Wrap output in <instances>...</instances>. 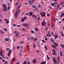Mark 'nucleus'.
<instances>
[{
	"mask_svg": "<svg viewBox=\"0 0 64 64\" xmlns=\"http://www.w3.org/2000/svg\"><path fill=\"white\" fill-rule=\"evenodd\" d=\"M4 31H7V28H4Z\"/></svg>",
	"mask_w": 64,
	"mask_h": 64,
	"instance_id": "bf43d9fd",
	"label": "nucleus"
},
{
	"mask_svg": "<svg viewBox=\"0 0 64 64\" xmlns=\"http://www.w3.org/2000/svg\"><path fill=\"white\" fill-rule=\"evenodd\" d=\"M23 64H27V63H26V61H25L23 63Z\"/></svg>",
	"mask_w": 64,
	"mask_h": 64,
	"instance_id": "c03bdc74",
	"label": "nucleus"
},
{
	"mask_svg": "<svg viewBox=\"0 0 64 64\" xmlns=\"http://www.w3.org/2000/svg\"><path fill=\"white\" fill-rule=\"evenodd\" d=\"M8 10H9L10 9V7L8 6Z\"/></svg>",
	"mask_w": 64,
	"mask_h": 64,
	"instance_id": "774afa93",
	"label": "nucleus"
},
{
	"mask_svg": "<svg viewBox=\"0 0 64 64\" xmlns=\"http://www.w3.org/2000/svg\"><path fill=\"white\" fill-rule=\"evenodd\" d=\"M4 40L6 41H7V42H8V41H9V39L8 38H6Z\"/></svg>",
	"mask_w": 64,
	"mask_h": 64,
	"instance_id": "4be33fe9",
	"label": "nucleus"
},
{
	"mask_svg": "<svg viewBox=\"0 0 64 64\" xmlns=\"http://www.w3.org/2000/svg\"><path fill=\"white\" fill-rule=\"evenodd\" d=\"M3 6L4 8H7V6H6V5L5 4H3Z\"/></svg>",
	"mask_w": 64,
	"mask_h": 64,
	"instance_id": "a211bd4d",
	"label": "nucleus"
},
{
	"mask_svg": "<svg viewBox=\"0 0 64 64\" xmlns=\"http://www.w3.org/2000/svg\"><path fill=\"white\" fill-rule=\"evenodd\" d=\"M45 48L46 50H48V49L47 48V46H45Z\"/></svg>",
	"mask_w": 64,
	"mask_h": 64,
	"instance_id": "603ef678",
	"label": "nucleus"
},
{
	"mask_svg": "<svg viewBox=\"0 0 64 64\" xmlns=\"http://www.w3.org/2000/svg\"><path fill=\"white\" fill-rule=\"evenodd\" d=\"M53 61L55 63H56L57 62V60H56V58H54L53 59Z\"/></svg>",
	"mask_w": 64,
	"mask_h": 64,
	"instance_id": "20e7f679",
	"label": "nucleus"
},
{
	"mask_svg": "<svg viewBox=\"0 0 64 64\" xmlns=\"http://www.w3.org/2000/svg\"><path fill=\"white\" fill-rule=\"evenodd\" d=\"M40 18L38 17L37 18V20H40Z\"/></svg>",
	"mask_w": 64,
	"mask_h": 64,
	"instance_id": "a19ab883",
	"label": "nucleus"
},
{
	"mask_svg": "<svg viewBox=\"0 0 64 64\" xmlns=\"http://www.w3.org/2000/svg\"><path fill=\"white\" fill-rule=\"evenodd\" d=\"M42 42H43V43H46L45 41V40H42Z\"/></svg>",
	"mask_w": 64,
	"mask_h": 64,
	"instance_id": "f704fd0d",
	"label": "nucleus"
},
{
	"mask_svg": "<svg viewBox=\"0 0 64 64\" xmlns=\"http://www.w3.org/2000/svg\"><path fill=\"white\" fill-rule=\"evenodd\" d=\"M47 16H48V17L49 16H50V14H47Z\"/></svg>",
	"mask_w": 64,
	"mask_h": 64,
	"instance_id": "680f3d73",
	"label": "nucleus"
},
{
	"mask_svg": "<svg viewBox=\"0 0 64 64\" xmlns=\"http://www.w3.org/2000/svg\"><path fill=\"white\" fill-rule=\"evenodd\" d=\"M18 2H17L16 3V4L15 6H18Z\"/></svg>",
	"mask_w": 64,
	"mask_h": 64,
	"instance_id": "79ce46f5",
	"label": "nucleus"
},
{
	"mask_svg": "<svg viewBox=\"0 0 64 64\" xmlns=\"http://www.w3.org/2000/svg\"><path fill=\"white\" fill-rule=\"evenodd\" d=\"M57 60L58 63H59L60 62V58H59V57H58L57 58Z\"/></svg>",
	"mask_w": 64,
	"mask_h": 64,
	"instance_id": "423d86ee",
	"label": "nucleus"
},
{
	"mask_svg": "<svg viewBox=\"0 0 64 64\" xmlns=\"http://www.w3.org/2000/svg\"><path fill=\"white\" fill-rule=\"evenodd\" d=\"M37 40V38H36L35 39H34V41H36V40Z\"/></svg>",
	"mask_w": 64,
	"mask_h": 64,
	"instance_id": "052dcab7",
	"label": "nucleus"
},
{
	"mask_svg": "<svg viewBox=\"0 0 64 64\" xmlns=\"http://www.w3.org/2000/svg\"><path fill=\"white\" fill-rule=\"evenodd\" d=\"M46 22H45V20H44L42 22L41 25L42 26H45Z\"/></svg>",
	"mask_w": 64,
	"mask_h": 64,
	"instance_id": "f257e3e1",
	"label": "nucleus"
},
{
	"mask_svg": "<svg viewBox=\"0 0 64 64\" xmlns=\"http://www.w3.org/2000/svg\"><path fill=\"white\" fill-rule=\"evenodd\" d=\"M21 10H19L17 11H16V12L17 13H20V12H21Z\"/></svg>",
	"mask_w": 64,
	"mask_h": 64,
	"instance_id": "ddd939ff",
	"label": "nucleus"
},
{
	"mask_svg": "<svg viewBox=\"0 0 64 64\" xmlns=\"http://www.w3.org/2000/svg\"><path fill=\"white\" fill-rule=\"evenodd\" d=\"M46 61H43L41 63H40L41 64H46Z\"/></svg>",
	"mask_w": 64,
	"mask_h": 64,
	"instance_id": "9b49d317",
	"label": "nucleus"
},
{
	"mask_svg": "<svg viewBox=\"0 0 64 64\" xmlns=\"http://www.w3.org/2000/svg\"><path fill=\"white\" fill-rule=\"evenodd\" d=\"M28 2L29 5H32V3H33V2H32H32H31V1L30 0H28Z\"/></svg>",
	"mask_w": 64,
	"mask_h": 64,
	"instance_id": "39448f33",
	"label": "nucleus"
},
{
	"mask_svg": "<svg viewBox=\"0 0 64 64\" xmlns=\"http://www.w3.org/2000/svg\"><path fill=\"white\" fill-rule=\"evenodd\" d=\"M45 16V12L44 13V14L43 15V17H44Z\"/></svg>",
	"mask_w": 64,
	"mask_h": 64,
	"instance_id": "5fc2aeb1",
	"label": "nucleus"
},
{
	"mask_svg": "<svg viewBox=\"0 0 64 64\" xmlns=\"http://www.w3.org/2000/svg\"><path fill=\"white\" fill-rule=\"evenodd\" d=\"M32 8H34V9H36L37 10V8L36 7V6H32Z\"/></svg>",
	"mask_w": 64,
	"mask_h": 64,
	"instance_id": "f3484780",
	"label": "nucleus"
},
{
	"mask_svg": "<svg viewBox=\"0 0 64 64\" xmlns=\"http://www.w3.org/2000/svg\"><path fill=\"white\" fill-rule=\"evenodd\" d=\"M13 26H17V24H13Z\"/></svg>",
	"mask_w": 64,
	"mask_h": 64,
	"instance_id": "13d9d810",
	"label": "nucleus"
},
{
	"mask_svg": "<svg viewBox=\"0 0 64 64\" xmlns=\"http://www.w3.org/2000/svg\"><path fill=\"white\" fill-rule=\"evenodd\" d=\"M4 21H5L6 22H8V20H7V19L5 18L4 20Z\"/></svg>",
	"mask_w": 64,
	"mask_h": 64,
	"instance_id": "864d4df0",
	"label": "nucleus"
},
{
	"mask_svg": "<svg viewBox=\"0 0 64 64\" xmlns=\"http://www.w3.org/2000/svg\"><path fill=\"white\" fill-rule=\"evenodd\" d=\"M64 16V14H63V12H62L60 16V17H63V16Z\"/></svg>",
	"mask_w": 64,
	"mask_h": 64,
	"instance_id": "4468645a",
	"label": "nucleus"
},
{
	"mask_svg": "<svg viewBox=\"0 0 64 64\" xmlns=\"http://www.w3.org/2000/svg\"><path fill=\"white\" fill-rule=\"evenodd\" d=\"M46 57H47V59H48V60H49V59H50V57H48V55H47Z\"/></svg>",
	"mask_w": 64,
	"mask_h": 64,
	"instance_id": "cd10ccee",
	"label": "nucleus"
},
{
	"mask_svg": "<svg viewBox=\"0 0 64 64\" xmlns=\"http://www.w3.org/2000/svg\"><path fill=\"white\" fill-rule=\"evenodd\" d=\"M2 56L3 58H5V57L4 56V54H3L1 55V56Z\"/></svg>",
	"mask_w": 64,
	"mask_h": 64,
	"instance_id": "ea45409f",
	"label": "nucleus"
},
{
	"mask_svg": "<svg viewBox=\"0 0 64 64\" xmlns=\"http://www.w3.org/2000/svg\"><path fill=\"white\" fill-rule=\"evenodd\" d=\"M14 33H15V34H16V33H17V32L16 31H14Z\"/></svg>",
	"mask_w": 64,
	"mask_h": 64,
	"instance_id": "0e129e2a",
	"label": "nucleus"
},
{
	"mask_svg": "<svg viewBox=\"0 0 64 64\" xmlns=\"http://www.w3.org/2000/svg\"><path fill=\"white\" fill-rule=\"evenodd\" d=\"M6 50H7V51H8V50H9V48H6Z\"/></svg>",
	"mask_w": 64,
	"mask_h": 64,
	"instance_id": "3c124183",
	"label": "nucleus"
},
{
	"mask_svg": "<svg viewBox=\"0 0 64 64\" xmlns=\"http://www.w3.org/2000/svg\"><path fill=\"white\" fill-rule=\"evenodd\" d=\"M20 44H24V42L22 41L21 42H20Z\"/></svg>",
	"mask_w": 64,
	"mask_h": 64,
	"instance_id": "4c0bfd02",
	"label": "nucleus"
},
{
	"mask_svg": "<svg viewBox=\"0 0 64 64\" xmlns=\"http://www.w3.org/2000/svg\"><path fill=\"white\" fill-rule=\"evenodd\" d=\"M22 25L24 26H25V27H26L27 26V24L26 23H23L22 24Z\"/></svg>",
	"mask_w": 64,
	"mask_h": 64,
	"instance_id": "9d476101",
	"label": "nucleus"
},
{
	"mask_svg": "<svg viewBox=\"0 0 64 64\" xmlns=\"http://www.w3.org/2000/svg\"><path fill=\"white\" fill-rule=\"evenodd\" d=\"M58 37V36L57 34H56L54 36V39H56Z\"/></svg>",
	"mask_w": 64,
	"mask_h": 64,
	"instance_id": "f8f14e48",
	"label": "nucleus"
},
{
	"mask_svg": "<svg viewBox=\"0 0 64 64\" xmlns=\"http://www.w3.org/2000/svg\"><path fill=\"white\" fill-rule=\"evenodd\" d=\"M31 33L32 34H33V33H34V32L33 30H31Z\"/></svg>",
	"mask_w": 64,
	"mask_h": 64,
	"instance_id": "c9c22d12",
	"label": "nucleus"
},
{
	"mask_svg": "<svg viewBox=\"0 0 64 64\" xmlns=\"http://www.w3.org/2000/svg\"><path fill=\"white\" fill-rule=\"evenodd\" d=\"M7 10V8H4V11H6Z\"/></svg>",
	"mask_w": 64,
	"mask_h": 64,
	"instance_id": "393cba45",
	"label": "nucleus"
},
{
	"mask_svg": "<svg viewBox=\"0 0 64 64\" xmlns=\"http://www.w3.org/2000/svg\"><path fill=\"white\" fill-rule=\"evenodd\" d=\"M52 46L54 48H55L56 47V46L54 44H52Z\"/></svg>",
	"mask_w": 64,
	"mask_h": 64,
	"instance_id": "aec40b11",
	"label": "nucleus"
},
{
	"mask_svg": "<svg viewBox=\"0 0 64 64\" xmlns=\"http://www.w3.org/2000/svg\"><path fill=\"white\" fill-rule=\"evenodd\" d=\"M61 34L62 36L63 37V36H64V34H63V32H61Z\"/></svg>",
	"mask_w": 64,
	"mask_h": 64,
	"instance_id": "473e14b6",
	"label": "nucleus"
},
{
	"mask_svg": "<svg viewBox=\"0 0 64 64\" xmlns=\"http://www.w3.org/2000/svg\"><path fill=\"white\" fill-rule=\"evenodd\" d=\"M54 44L56 46H58V44H57L54 42Z\"/></svg>",
	"mask_w": 64,
	"mask_h": 64,
	"instance_id": "a878e982",
	"label": "nucleus"
},
{
	"mask_svg": "<svg viewBox=\"0 0 64 64\" xmlns=\"http://www.w3.org/2000/svg\"><path fill=\"white\" fill-rule=\"evenodd\" d=\"M15 58H14L12 59V61H15Z\"/></svg>",
	"mask_w": 64,
	"mask_h": 64,
	"instance_id": "49530a36",
	"label": "nucleus"
},
{
	"mask_svg": "<svg viewBox=\"0 0 64 64\" xmlns=\"http://www.w3.org/2000/svg\"><path fill=\"white\" fill-rule=\"evenodd\" d=\"M40 14H41V16H42V17H43V13H42V12H41L40 13Z\"/></svg>",
	"mask_w": 64,
	"mask_h": 64,
	"instance_id": "e433bc0d",
	"label": "nucleus"
},
{
	"mask_svg": "<svg viewBox=\"0 0 64 64\" xmlns=\"http://www.w3.org/2000/svg\"><path fill=\"white\" fill-rule=\"evenodd\" d=\"M56 20V19L55 18H53V21L55 22V20Z\"/></svg>",
	"mask_w": 64,
	"mask_h": 64,
	"instance_id": "c756f323",
	"label": "nucleus"
},
{
	"mask_svg": "<svg viewBox=\"0 0 64 64\" xmlns=\"http://www.w3.org/2000/svg\"><path fill=\"white\" fill-rule=\"evenodd\" d=\"M30 39H32V40H34V38H32V37H31L30 38Z\"/></svg>",
	"mask_w": 64,
	"mask_h": 64,
	"instance_id": "4d7b16f0",
	"label": "nucleus"
},
{
	"mask_svg": "<svg viewBox=\"0 0 64 64\" xmlns=\"http://www.w3.org/2000/svg\"><path fill=\"white\" fill-rule=\"evenodd\" d=\"M60 6V4H58L57 6V9L58 10V9H59V6Z\"/></svg>",
	"mask_w": 64,
	"mask_h": 64,
	"instance_id": "6ab92c4d",
	"label": "nucleus"
},
{
	"mask_svg": "<svg viewBox=\"0 0 64 64\" xmlns=\"http://www.w3.org/2000/svg\"><path fill=\"white\" fill-rule=\"evenodd\" d=\"M48 27H46L45 29V31H47V30H48Z\"/></svg>",
	"mask_w": 64,
	"mask_h": 64,
	"instance_id": "72a5a7b5",
	"label": "nucleus"
},
{
	"mask_svg": "<svg viewBox=\"0 0 64 64\" xmlns=\"http://www.w3.org/2000/svg\"><path fill=\"white\" fill-rule=\"evenodd\" d=\"M27 63L28 64H31L30 63V62L28 61L27 62Z\"/></svg>",
	"mask_w": 64,
	"mask_h": 64,
	"instance_id": "e2e57ef3",
	"label": "nucleus"
},
{
	"mask_svg": "<svg viewBox=\"0 0 64 64\" xmlns=\"http://www.w3.org/2000/svg\"><path fill=\"white\" fill-rule=\"evenodd\" d=\"M51 27L52 28H54V27H55V26H54V24H52L51 25Z\"/></svg>",
	"mask_w": 64,
	"mask_h": 64,
	"instance_id": "412c9836",
	"label": "nucleus"
},
{
	"mask_svg": "<svg viewBox=\"0 0 64 64\" xmlns=\"http://www.w3.org/2000/svg\"><path fill=\"white\" fill-rule=\"evenodd\" d=\"M18 13L16 12L15 14V16L16 17H18Z\"/></svg>",
	"mask_w": 64,
	"mask_h": 64,
	"instance_id": "0eeeda50",
	"label": "nucleus"
},
{
	"mask_svg": "<svg viewBox=\"0 0 64 64\" xmlns=\"http://www.w3.org/2000/svg\"><path fill=\"white\" fill-rule=\"evenodd\" d=\"M50 40L51 42H52V43H54V40L52 38H51Z\"/></svg>",
	"mask_w": 64,
	"mask_h": 64,
	"instance_id": "1a4fd4ad",
	"label": "nucleus"
},
{
	"mask_svg": "<svg viewBox=\"0 0 64 64\" xmlns=\"http://www.w3.org/2000/svg\"><path fill=\"white\" fill-rule=\"evenodd\" d=\"M60 56H61V57H62L63 55V53H62V51H60Z\"/></svg>",
	"mask_w": 64,
	"mask_h": 64,
	"instance_id": "6e6552de",
	"label": "nucleus"
},
{
	"mask_svg": "<svg viewBox=\"0 0 64 64\" xmlns=\"http://www.w3.org/2000/svg\"><path fill=\"white\" fill-rule=\"evenodd\" d=\"M64 2H62L60 3L61 4H62V5L63 4H64Z\"/></svg>",
	"mask_w": 64,
	"mask_h": 64,
	"instance_id": "a18cd8bd",
	"label": "nucleus"
},
{
	"mask_svg": "<svg viewBox=\"0 0 64 64\" xmlns=\"http://www.w3.org/2000/svg\"><path fill=\"white\" fill-rule=\"evenodd\" d=\"M41 7V4H38V7Z\"/></svg>",
	"mask_w": 64,
	"mask_h": 64,
	"instance_id": "37998d69",
	"label": "nucleus"
},
{
	"mask_svg": "<svg viewBox=\"0 0 64 64\" xmlns=\"http://www.w3.org/2000/svg\"><path fill=\"white\" fill-rule=\"evenodd\" d=\"M47 25L48 26H50V23L49 22H48L47 23Z\"/></svg>",
	"mask_w": 64,
	"mask_h": 64,
	"instance_id": "8fccbe9b",
	"label": "nucleus"
},
{
	"mask_svg": "<svg viewBox=\"0 0 64 64\" xmlns=\"http://www.w3.org/2000/svg\"><path fill=\"white\" fill-rule=\"evenodd\" d=\"M20 46H18L17 47V49H20Z\"/></svg>",
	"mask_w": 64,
	"mask_h": 64,
	"instance_id": "69168bd1",
	"label": "nucleus"
},
{
	"mask_svg": "<svg viewBox=\"0 0 64 64\" xmlns=\"http://www.w3.org/2000/svg\"><path fill=\"white\" fill-rule=\"evenodd\" d=\"M21 21L22 22H25V20H24V18H22L21 19Z\"/></svg>",
	"mask_w": 64,
	"mask_h": 64,
	"instance_id": "dca6fc26",
	"label": "nucleus"
},
{
	"mask_svg": "<svg viewBox=\"0 0 64 64\" xmlns=\"http://www.w3.org/2000/svg\"><path fill=\"white\" fill-rule=\"evenodd\" d=\"M0 33L1 34H3V32H2V30H0Z\"/></svg>",
	"mask_w": 64,
	"mask_h": 64,
	"instance_id": "de8ad7c7",
	"label": "nucleus"
},
{
	"mask_svg": "<svg viewBox=\"0 0 64 64\" xmlns=\"http://www.w3.org/2000/svg\"><path fill=\"white\" fill-rule=\"evenodd\" d=\"M2 53H3V52H2V50H0V56H1L3 54H2Z\"/></svg>",
	"mask_w": 64,
	"mask_h": 64,
	"instance_id": "5701e85b",
	"label": "nucleus"
},
{
	"mask_svg": "<svg viewBox=\"0 0 64 64\" xmlns=\"http://www.w3.org/2000/svg\"><path fill=\"white\" fill-rule=\"evenodd\" d=\"M16 64H20V62H16Z\"/></svg>",
	"mask_w": 64,
	"mask_h": 64,
	"instance_id": "338daca9",
	"label": "nucleus"
},
{
	"mask_svg": "<svg viewBox=\"0 0 64 64\" xmlns=\"http://www.w3.org/2000/svg\"><path fill=\"white\" fill-rule=\"evenodd\" d=\"M24 20H26V19H27V18H26V17H24Z\"/></svg>",
	"mask_w": 64,
	"mask_h": 64,
	"instance_id": "09e8293b",
	"label": "nucleus"
},
{
	"mask_svg": "<svg viewBox=\"0 0 64 64\" xmlns=\"http://www.w3.org/2000/svg\"><path fill=\"white\" fill-rule=\"evenodd\" d=\"M51 5L53 7H54L55 6V4L54 2L52 3L51 4Z\"/></svg>",
	"mask_w": 64,
	"mask_h": 64,
	"instance_id": "2eb2a0df",
	"label": "nucleus"
},
{
	"mask_svg": "<svg viewBox=\"0 0 64 64\" xmlns=\"http://www.w3.org/2000/svg\"><path fill=\"white\" fill-rule=\"evenodd\" d=\"M46 36H48V37H50L51 36V33H50V32L49 31H48V34Z\"/></svg>",
	"mask_w": 64,
	"mask_h": 64,
	"instance_id": "f03ea898",
	"label": "nucleus"
},
{
	"mask_svg": "<svg viewBox=\"0 0 64 64\" xmlns=\"http://www.w3.org/2000/svg\"><path fill=\"white\" fill-rule=\"evenodd\" d=\"M33 47L34 48H35V47H36V45H35V44L34 43V44Z\"/></svg>",
	"mask_w": 64,
	"mask_h": 64,
	"instance_id": "58836bf2",
	"label": "nucleus"
},
{
	"mask_svg": "<svg viewBox=\"0 0 64 64\" xmlns=\"http://www.w3.org/2000/svg\"><path fill=\"white\" fill-rule=\"evenodd\" d=\"M30 16H32V14L33 13H32V12H30Z\"/></svg>",
	"mask_w": 64,
	"mask_h": 64,
	"instance_id": "2f4dec72",
	"label": "nucleus"
},
{
	"mask_svg": "<svg viewBox=\"0 0 64 64\" xmlns=\"http://www.w3.org/2000/svg\"><path fill=\"white\" fill-rule=\"evenodd\" d=\"M60 46L61 47H62V48H64V46L63 44H60Z\"/></svg>",
	"mask_w": 64,
	"mask_h": 64,
	"instance_id": "b1692460",
	"label": "nucleus"
},
{
	"mask_svg": "<svg viewBox=\"0 0 64 64\" xmlns=\"http://www.w3.org/2000/svg\"><path fill=\"white\" fill-rule=\"evenodd\" d=\"M32 17L33 18H35V17H36V15L34 14H32Z\"/></svg>",
	"mask_w": 64,
	"mask_h": 64,
	"instance_id": "bb28decb",
	"label": "nucleus"
},
{
	"mask_svg": "<svg viewBox=\"0 0 64 64\" xmlns=\"http://www.w3.org/2000/svg\"><path fill=\"white\" fill-rule=\"evenodd\" d=\"M34 30H36V31H38V28H34Z\"/></svg>",
	"mask_w": 64,
	"mask_h": 64,
	"instance_id": "c85d7f7f",
	"label": "nucleus"
},
{
	"mask_svg": "<svg viewBox=\"0 0 64 64\" xmlns=\"http://www.w3.org/2000/svg\"><path fill=\"white\" fill-rule=\"evenodd\" d=\"M11 49H10L9 50V52H8V56L9 57V56H10V54L11 53Z\"/></svg>",
	"mask_w": 64,
	"mask_h": 64,
	"instance_id": "7ed1b4c3",
	"label": "nucleus"
},
{
	"mask_svg": "<svg viewBox=\"0 0 64 64\" xmlns=\"http://www.w3.org/2000/svg\"><path fill=\"white\" fill-rule=\"evenodd\" d=\"M32 62L33 63H35L36 62V61L35 59L33 61H32Z\"/></svg>",
	"mask_w": 64,
	"mask_h": 64,
	"instance_id": "7c9ffc66",
	"label": "nucleus"
},
{
	"mask_svg": "<svg viewBox=\"0 0 64 64\" xmlns=\"http://www.w3.org/2000/svg\"><path fill=\"white\" fill-rule=\"evenodd\" d=\"M52 34L53 36H54L55 35H54V33H53V32L52 33Z\"/></svg>",
	"mask_w": 64,
	"mask_h": 64,
	"instance_id": "6e6d98bb",
	"label": "nucleus"
}]
</instances>
